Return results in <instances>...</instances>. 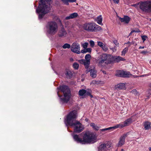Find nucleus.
<instances>
[{"mask_svg":"<svg viewBox=\"0 0 151 151\" xmlns=\"http://www.w3.org/2000/svg\"><path fill=\"white\" fill-rule=\"evenodd\" d=\"M76 0H67V5H68V2H75Z\"/></svg>","mask_w":151,"mask_h":151,"instance_id":"obj_40","label":"nucleus"},{"mask_svg":"<svg viewBox=\"0 0 151 151\" xmlns=\"http://www.w3.org/2000/svg\"><path fill=\"white\" fill-rule=\"evenodd\" d=\"M67 103L70 101L72 100L71 97L72 96L71 93L69 88L67 86Z\"/></svg>","mask_w":151,"mask_h":151,"instance_id":"obj_13","label":"nucleus"},{"mask_svg":"<svg viewBox=\"0 0 151 151\" xmlns=\"http://www.w3.org/2000/svg\"><path fill=\"white\" fill-rule=\"evenodd\" d=\"M86 90L84 89H81L79 91L78 94L79 96H83V98H85V93Z\"/></svg>","mask_w":151,"mask_h":151,"instance_id":"obj_20","label":"nucleus"},{"mask_svg":"<svg viewBox=\"0 0 151 151\" xmlns=\"http://www.w3.org/2000/svg\"><path fill=\"white\" fill-rule=\"evenodd\" d=\"M102 49L104 51H106L108 50V48L107 46H106V45H103L102 47H101Z\"/></svg>","mask_w":151,"mask_h":151,"instance_id":"obj_38","label":"nucleus"},{"mask_svg":"<svg viewBox=\"0 0 151 151\" xmlns=\"http://www.w3.org/2000/svg\"><path fill=\"white\" fill-rule=\"evenodd\" d=\"M139 77V76H135V75H134L133 76V77H134V78H137V77Z\"/></svg>","mask_w":151,"mask_h":151,"instance_id":"obj_56","label":"nucleus"},{"mask_svg":"<svg viewBox=\"0 0 151 151\" xmlns=\"http://www.w3.org/2000/svg\"><path fill=\"white\" fill-rule=\"evenodd\" d=\"M114 60L117 62H119L121 61H124L125 60L124 58L119 56L114 58Z\"/></svg>","mask_w":151,"mask_h":151,"instance_id":"obj_23","label":"nucleus"},{"mask_svg":"<svg viewBox=\"0 0 151 151\" xmlns=\"http://www.w3.org/2000/svg\"><path fill=\"white\" fill-rule=\"evenodd\" d=\"M150 21H151V19H150Z\"/></svg>","mask_w":151,"mask_h":151,"instance_id":"obj_63","label":"nucleus"},{"mask_svg":"<svg viewBox=\"0 0 151 151\" xmlns=\"http://www.w3.org/2000/svg\"><path fill=\"white\" fill-rule=\"evenodd\" d=\"M73 66V68L76 70L78 69L79 67V65L77 63H74Z\"/></svg>","mask_w":151,"mask_h":151,"instance_id":"obj_32","label":"nucleus"},{"mask_svg":"<svg viewBox=\"0 0 151 151\" xmlns=\"http://www.w3.org/2000/svg\"><path fill=\"white\" fill-rule=\"evenodd\" d=\"M63 48L64 49L66 48V43L63 46Z\"/></svg>","mask_w":151,"mask_h":151,"instance_id":"obj_52","label":"nucleus"},{"mask_svg":"<svg viewBox=\"0 0 151 151\" xmlns=\"http://www.w3.org/2000/svg\"><path fill=\"white\" fill-rule=\"evenodd\" d=\"M112 129V127H110L108 128L101 129L100 130L101 131L104 132V131H107L108 130H110V129Z\"/></svg>","mask_w":151,"mask_h":151,"instance_id":"obj_36","label":"nucleus"},{"mask_svg":"<svg viewBox=\"0 0 151 151\" xmlns=\"http://www.w3.org/2000/svg\"><path fill=\"white\" fill-rule=\"evenodd\" d=\"M150 87L151 88V84H150Z\"/></svg>","mask_w":151,"mask_h":151,"instance_id":"obj_64","label":"nucleus"},{"mask_svg":"<svg viewBox=\"0 0 151 151\" xmlns=\"http://www.w3.org/2000/svg\"><path fill=\"white\" fill-rule=\"evenodd\" d=\"M88 45V43L86 42L83 44L82 45L84 49H86L87 48Z\"/></svg>","mask_w":151,"mask_h":151,"instance_id":"obj_35","label":"nucleus"},{"mask_svg":"<svg viewBox=\"0 0 151 151\" xmlns=\"http://www.w3.org/2000/svg\"><path fill=\"white\" fill-rule=\"evenodd\" d=\"M78 14L77 13H72L70 14L69 16L67 17V19H69L76 18L78 16Z\"/></svg>","mask_w":151,"mask_h":151,"instance_id":"obj_18","label":"nucleus"},{"mask_svg":"<svg viewBox=\"0 0 151 151\" xmlns=\"http://www.w3.org/2000/svg\"><path fill=\"white\" fill-rule=\"evenodd\" d=\"M90 64V61H88V60H85L84 65L85 66V67L86 68H88L89 65Z\"/></svg>","mask_w":151,"mask_h":151,"instance_id":"obj_29","label":"nucleus"},{"mask_svg":"<svg viewBox=\"0 0 151 151\" xmlns=\"http://www.w3.org/2000/svg\"><path fill=\"white\" fill-rule=\"evenodd\" d=\"M146 95L147 99H149L150 96L151 95V89H148L146 92Z\"/></svg>","mask_w":151,"mask_h":151,"instance_id":"obj_30","label":"nucleus"},{"mask_svg":"<svg viewBox=\"0 0 151 151\" xmlns=\"http://www.w3.org/2000/svg\"><path fill=\"white\" fill-rule=\"evenodd\" d=\"M87 70L86 71L85 73L86 74H87L88 72H90V69L89 68L88 69L87 68Z\"/></svg>","mask_w":151,"mask_h":151,"instance_id":"obj_49","label":"nucleus"},{"mask_svg":"<svg viewBox=\"0 0 151 151\" xmlns=\"http://www.w3.org/2000/svg\"><path fill=\"white\" fill-rule=\"evenodd\" d=\"M71 50L74 53L79 54L81 53L80 51V46L78 43L74 42L72 44Z\"/></svg>","mask_w":151,"mask_h":151,"instance_id":"obj_10","label":"nucleus"},{"mask_svg":"<svg viewBox=\"0 0 151 151\" xmlns=\"http://www.w3.org/2000/svg\"><path fill=\"white\" fill-rule=\"evenodd\" d=\"M132 119L131 118H129L123 122V123L124 124L125 127H126L130 124L132 123Z\"/></svg>","mask_w":151,"mask_h":151,"instance_id":"obj_19","label":"nucleus"},{"mask_svg":"<svg viewBox=\"0 0 151 151\" xmlns=\"http://www.w3.org/2000/svg\"><path fill=\"white\" fill-rule=\"evenodd\" d=\"M142 38L144 42L146 40V38H147V37L146 35H144L142 37Z\"/></svg>","mask_w":151,"mask_h":151,"instance_id":"obj_41","label":"nucleus"},{"mask_svg":"<svg viewBox=\"0 0 151 151\" xmlns=\"http://www.w3.org/2000/svg\"><path fill=\"white\" fill-rule=\"evenodd\" d=\"M111 1L112 0H109ZM114 2L116 4H118L119 2V0H113Z\"/></svg>","mask_w":151,"mask_h":151,"instance_id":"obj_48","label":"nucleus"},{"mask_svg":"<svg viewBox=\"0 0 151 151\" xmlns=\"http://www.w3.org/2000/svg\"><path fill=\"white\" fill-rule=\"evenodd\" d=\"M64 123L65 124H66V120L65 119Z\"/></svg>","mask_w":151,"mask_h":151,"instance_id":"obj_60","label":"nucleus"},{"mask_svg":"<svg viewBox=\"0 0 151 151\" xmlns=\"http://www.w3.org/2000/svg\"><path fill=\"white\" fill-rule=\"evenodd\" d=\"M151 122L149 121L145 122L144 124V128L145 130L151 129Z\"/></svg>","mask_w":151,"mask_h":151,"instance_id":"obj_16","label":"nucleus"},{"mask_svg":"<svg viewBox=\"0 0 151 151\" xmlns=\"http://www.w3.org/2000/svg\"><path fill=\"white\" fill-rule=\"evenodd\" d=\"M115 75L118 77H129L130 76L132 75L129 72L122 70L117 71Z\"/></svg>","mask_w":151,"mask_h":151,"instance_id":"obj_11","label":"nucleus"},{"mask_svg":"<svg viewBox=\"0 0 151 151\" xmlns=\"http://www.w3.org/2000/svg\"><path fill=\"white\" fill-rule=\"evenodd\" d=\"M70 44L67 43V48H70Z\"/></svg>","mask_w":151,"mask_h":151,"instance_id":"obj_50","label":"nucleus"},{"mask_svg":"<svg viewBox=\"0 0 151 151\" xmlns=\"http://www.w3.org/2000/svg\"><path fill=\"white\" fill-rule=\"evenodd\" d=\"M76 112L75 111L70 112L67 116V126H74V131L78 133L82 132L84 129L82 124L78 121L73 123L74 119L76 116Z\"/></svg>","mask_w":151,"mask_h":151,"instance_id":"obj_1","label":"nucleus"},{"mask_svg":"<svg viewBox=\"0 0 151 151\" xmlns=\"http://www.w3.org/2000/svg\"><path fill=\"white\" fill-rule=\"evenodd\" d=\"M148 52L147 51H143L140 52V53L143 54L144 55H146Z\"/></svg>","mask_w":151,"mask_h":151,"instance_id":"obj_44","label":"nucleus"},{"mask_svg":"<svg viewBox=\"0 0 151 151\" xmlns=\"http://www.w3.org/2000/svg\"><path fill=\"white\" fill-rule=\"evenodd\" d=\"M58 95L60 98L61 101L62 103L66 101V86L65 85L60 86L58 88Z\"/></svg>","mask_w":151,"mask_h":151,"instance_id":"obj_7","label":"nucleus"},{"mask_svg":"<svg viewBox=\"0 0 151 151\" xmlns=\"http://www.w3.org/2000/svg\"><path fill=\"white\" fill-rule=\"evenodd\" d=\"M98 45L101 47H102L104 45V44L101 42L99 41L97 42Z\"/></svg>","mask_w":151,"mask_h":151,"instance_id":"obj_39","label":"nucleus"},{"mask_svg":"<svg viewBox=\"0 0 151 151\" xmlns=\"http://www.w3.org/2000/svg\"><path fill=\"white\" fill-rule=\"evenodd\" d=\"M83 29L88 32H95L101 29V27L94 22H88L84 24L83 26Z\"/></svg>","mask_w":151,"mask_h":151,"instance_id":"obj_5","label":"nucleus"},{"mask_svg":"<svg viewBox=\"0 0 151 151\" xmlns=\"http://www.w3.org/2000/svg\"><path fill=\"white\" fill-rule=\"evenodd\" d=\"M124 127H125V125H124V124L123 123V122H122L119 124L116 125L114 127H112V128L116 129L118 128H122Z\"/></svg>","mask_w":151,"mask_h":151,"instance_id":"obj_22","label":"nucleus"},{"mask_svg":"<svg viewBox=\"0 0 151 151\" xmlns=\"http://www.w3.org/2000/svg\"><path fill=\"white\" fill-rule=\"evenodd\" d=\"M133 32H132V30L131 31V32H130V33L129 34V35L130 36L132 35V33H133Z\"/></svg>","mask_w":151,"mask_h":151,"instance_id":"obj_57","label":"nucleus"},{"mask_svg":"<svg viewBox=\"0 0 151 151\" xmlns=\"http://www.w3.org/2000/svg\"><path fill=\"white\" fill-rule=\"evenodd\" d=\"M91 90L88 91L86 90V92L85 93V97L87 96H90V97L92 98L93 97V96L91 94Z\"/></svg>","mask_w":151,"mask_h":151,"instance_id":"obj_27","label":"nucleus"},{"mask_svg":"<svg viewBox=\"0 0 151 151\" xmlns=\"http://www.w3.org/2000/svg\"><path fill=\"white\" fill-rule=\"evenodd\" d=\"M137 40L138 39L135 38L134 40L131 42V44L134 45V46H136L137 45Z\"/></svg>","mask_w":151,"mask_h":151,"instance_id":"obj_34","label":"nucleus"},{"mask_svg":"<svg viewBox=\"0 0 151 151\" xmlns=\"http://www.w3.org/2000/svg\"><path fill=\"white\" fill-rule=\"evenodd\" d=\"M113 42L114 43L115 45L116 46H117L118 45V42L116 40H114V41H113Z\"/></svg>","mask_w":151,"mask_h":151,"instance_id":"obj_46","label":"nucleus"},{"mask_svg":"<svg viewBox=\"0 0 151 151\" xmlns=\"http://www.w3.org/2000/svg\"><path fill=\"white\" fill-rule=\"evenodd\" d=\"M111 144L110 142H106L99 146L98 150L99 151H106L109 150L111 146Z\"/></svg>","mask_w":151,"mask_h":151,"instance_id":"obj_9","label":"nucleus"},{"mask_svg":"<svg viewBox=\"0 0 151 151\" xmlns=\"http://www.w3.org/2000/svg\"><path fill=\"white\" fill-rule=\"evenodd\" d=\"M144 47H144V46H140L139 47V49H143L144 48Z\"/></svg>","mask_w":151,"mask_h":151,"instance_id":"obj_53","label":"nucleus"},{"mask_svg":"<svg viewBox=\"0 0 151 151\" xmlns=\"http://www.w3.org/2000/svg\"><path fill=\"white\" fill-rule=\"evenodd\" d=\"M127 44H130V45L131 44H131V42H128L127 43Z\"/></svg>","mask_w":151,"mask_h":151,"instance_id":"obj_58","label":"nucleus"},{"mask_svg":"<svg viewBox=\"0 0 151 151\" xmlns=\"http://www.w3.org/2000/svg\"><path fill=\"white\" fill-rule=\"evenodd\" d=\"M149 150L151 151V147L149 148Z\"/></svg>","mask_w":151,"mask_h":151,"instance_id":"obj_61","label":"nucleus"},{"mask_svg":"<svg viewBox=\"0 0 151 151\" xmlns=\"http://www.w3.org/2000/svg\"><path fill=\"white\" fill-rule=\"evenodd\" d=\"M70 61L71 62H73L74 61V60L73 58H70Z\"/></svg>","mask_w":151,"mask_h":151,"instance_id":"obj_54","label":"nucleus"},{"mask_svg":"<svg viewBox=\"0 0 151 151\" xmlns=\"http://www.w3.org/2000/svg\"><path fill=\"white\" fill-rule=\"evenodd\" d=\"M96 73L97 71L95 68H94L90 69V75L93 78H95L96 77Z\"/></svg>","mask_w":151,"mask_h":151,"instance_id":"obj_15","label":"nucleus"},{"mask_svg":"<svg viewBox=\"0 0 151 151\" xmlns=\"http://www.w3.org/2000/svg\"><path fill=\"white\" fill-rule=\"evenodd\" d=\"M85 60L84 59H81V60H78V61L81 64H83L84 63V62Z\"/></svg>","mask_w":151,"mask_h":151,"instance_id":"obj_42","label":"nucleus"},{"mask_svg":"<svg viewBox=\"0 0 151 151\" xmlns=\"http://www.w3.org/2000/svg\"><path fill=\"white\" fill-rule=\"evenodd\" d=\"M128 49L127 47H125L123 49L122 52V56H124L125 53L128 51Z\"/></svg>","mask_w":151,"mask_h":151,"instance_id":"obj_31","label":"nucleus"},{"mask_svg":"<svg viewBox=\"0 0 151 151\" xmlns=\"http://www.w3.org/2000/svg\"><path fill=\"white\" fill-rule=\"evenodd\" d=\"M73 71L69 70L67 71V78H71L73 76Z\"/></svg>","mask_w":151,"mask_h":151,"instance_id":"obj_21","label":"nucleus"},{"mask_svg":"<svg viewBox=\"0 0 151 151\" xmlns=\"http://www.w3.org/2000/svg\"><path fill=\"white\" fill-rule=\"evenodd\" d=\"M115 87L116 88L119 89H125L126 88L125 84L122 83H120L116 85Z\"/></svg>","mask_w":151,"mask_h":151,"instance_id":"obj_17","label":"nucleus"},{"mask_svg":"<svg viewBox=\"0 0 151 151\" xmlns=\"http://www.w3.org/2000/svg\"><path fill=\"white\" fill-rule=\"evenodd\" d=\"M73 137L75 141L78 142L82 144L93 143L96 139L95 135L89 131L85 133L83 139L81 138V135L74 134Z\"/></svg>","mask_w":151,"mask_h":151,"instance_id":"obj_3","label":"nucleus"},{"mask_svg":"<svg viewBox=\"0 0 151 151\" xmlns=\"http://www.w3.org/2000/svg\"><path fill=\"white\" fill-rule=\"evenodd\" d=\"M90 125L92 127L93 129L96 130H98L99 128V127L96 125L95 124L93 123H90Z\"/></svg>","mask_w":151,"mask_h":151,"instance_id":"obj_26","label":"nucleus"},{"mask_svg":"<svg viewBox=\"0 0 151 151\" xmlns=\"http://www.w3.org/2000/svg\"><path fill=\"white\" fill-rule=\"evenodd\" d=\"M62 1L65 4L66 3V0H62Z\"/></svg>","mask_w":151,"mask_h":151,"instance_id":"obj_55","label":"nucleus"},{"mask_svg":"<svg viewBox=\"0 0 151 151\" xmlns=\"http://www.w3.org/2000/svg\"><path fill=\"white\" fill-rule=\"evenodd\" d=\"M58 25L54 22H51L48 23L47 26V32L48 34L53 35L55 34L58 30Z\"/></svg>","mask_w":151,"mask_h":151,"instance_id":"obj_6","label":"nucleus"},{"mask_svg":"<svg viewBox=\"0 0 151 151\" xmlns=\"http://www.w3.org/2000/svg\"><path fill=\"white\" fill-rule=\"evenodd\" d=\"M121 151H124V150L123 149H122L121 150Z\"/></svg>","mask_w":151,"mask_h":151,"instance_id":"obj_62","label":"nucleus"},{"mask_svg":"<svg viewBox=\"0 0 151 151\" xmlns=\"http://www.w3.org/2000/svg\"><path fill=\"white\" fill-rule=\"evenodd\" d=\"M140 32V31L138 29H135L132 30V32Z\"/></svg>","mask_w":151,"mask_h":151,"instance_id":"obj_43","label":"nucleus"},{"mask_svg":"<svg viewBox=\"0 0 151 151\" xmlns=\"http://www.w3.org/2000/svg\"><path fill=\"white\" fill-rule=\"evenodd\" d=\"M89 43L91 47H94L95 43L93 41V40H90L89 41Z\"/></svg>","mask_w":151,"mask_h":151,"instance_id":"obj_37","label":"nucleus"},{"mask_svg":"<svg viewBox=\"0 0 151 151\" xmlns=\"http://www.w3.org/2000/svg\"><path fill=\"white\" fill-rule=\"evenodd\" d=\"M92 49L90 48H86L82 50L81 52L83 53H85L87 52L91 53Z\"/></svg>","mask_w":151,"mask_h":151,"instance_id":"obj_24","label":"nucleus"},{"mask_svg":"<svg viewBox=\"0 0 151 151\" xmlns=\"http://www.w3.org/2000/svg\"><path fill=\"white\" fill-rule=\"evenodd\" d=\"M91 58V55L89 54H87L85 56V60L90 61Z\"/></svg>","mask_w":151,"mask_h":151,"instance_id":"obj_33","label":"nucleus"},{"mask_svg":"<svg viewBox=\"0 0 151 151\" xmlns=\"http://www.w3.org/2000/svg\"><path fill=\"white\" fill-rule=\"evenodd\" d=\"M110 49L113 50L114 52L116 50L113 47L111 48Z\"/></svg>","mask_w":151,"mask_h":151,"instance_id":"obj_51","label":"nucleus"},{"mask_svg":"<svg viewBox=\"0 0 151 151\" xmlns=\"http://www.w3.org/2000/svg\"><path fill=\"white\" fill-rule=\"evenodd\" d=\"M102 18L101 16L100 15L97 18L96 21L97 23L99 24L103 25L102 24Z\"/></svg>","mask_w":151,"mask_h":151,"instance_id":"obj_25","label":"nucleus"},{"mask_svg":"<svg viewBox=\"0 0 151 151\" xmlns=\"http://www.w3.org/2000/svg\"><path fill=\"white\" fill-rule=\"evenodd\" d=\"M119 19L122 22H123L125 24H127L129 22L130 18L127 16H124L123 18L119 17Z\"/></svg>","mask_w":151,"mask_h":151,"instance_id":"obj_14","label":"nucleus"},{"mask_svg":"<svg viewBox=\"0 0 151 151\" xmlns=\"http://www.w3.org/2000/svg\"><path fill=\"white\" fill-rule=\"evenodd\" d=\"M138 7L142 12L147 13H151V0H147L141 1L138 4Z\"/></svg>","mask_w":151,"mask_h":151,"instance_id":"obj_4","label":"nucleus"},{"mask_svg":"<svg viewBox=\"0 0 151 151\" xmlns=\"http://www.w3.org/2000/svg\"><path fill=\"white\" fill-rule=\"evenodd\" d=\"M103 73L104 74H106V72L105 71H103Z\"/></svg>","mask_w":151,"mask_h":151,"instance_id":"obj_59","label":"nucleus"},{"mask_svg":"<svg viewBox=\"0 0 151 151\" xmlns=\"http://www.w3.org/2000/svg\"><path fill=\"white\" fill-rule=\"evenodd\" d=\"M51 0H40L39 6L36 10V12L39 14V18L41 19L47 13L50 9Z\"/></svg>","mask_w":151,"mask_h":151,"instance_id":"obj_2","label":"nucleus"},{"mask_svg":"<svg viewBox=\"0 0 151 151\" xmlns=\"http://www.w3.org/2000/svg\"><path fill=\"white\" fill-rule=\"evenodd\" d=\"M130 92L131 93L134 94L136 96H139V92L137 91L135 89H134Z\"/></svg>","mask_w":151,"mask_h":151,"instance_id":"obj_28","label":"nucleus"},{"mask_svg":"<svg viewBox=\"0 0 151 151\" xmlns=\"http://www.w3.org/2000/svg\"><path fill=\"white\" fill-rule=\"evenodd\" d=\"M99 66H102L104 63L108 64L111 62V56L106 54H102L98 60Z\"/></svg>","mask_w":151,"mask_h":151,"instance_id":"obj_8","label":"nucleus"},{"mask_svg":"<svg viewBox=\"0 0 151 151\" xmlns=\"http://www.w3.org/2000/svg\"><path fill=\"white\" fill-rule=\"evenodd\" d=\"M61 31H62V32H63L62 34H61V35L59 34V35L61 36H62L64 35V33H65V30L63 29H62Z\"/></svg>","mask_w":151,"mask_h":151,"instance_id":"obj_47","label":"nucleus"},{"mask_svg":"<svg viewBox=\"0 0 151 151\" xmlns=\"http://www.w3.org/2000/svg\"><path fill=\"white\" fill-rule=\"evenodd\" d=\"M127 136V134H124L122 135L119 138V141L118 143V147H121L124 144L125 139Z\"/></svg>","mask_w":151,"mask_h":151,"instance_id":"obj_12","label":"nucleus"},{"mask_svg":"<svg viewBox=\"0 0 151 151\" xmlns=\"http://www.w3.org/2000/svg\"><path fill=\"white\" fill-rule=\"evenodd\" d=\"M99 82L98 81H93L91 83H93V84H98L99 83Z\"/></svg>","mask_w":151,"mask_h":151,"instance_id":"obj_45","label":"nucleus"}]
</instances>
